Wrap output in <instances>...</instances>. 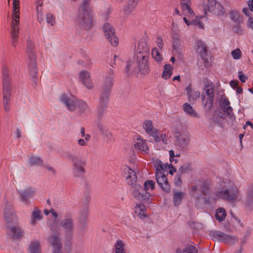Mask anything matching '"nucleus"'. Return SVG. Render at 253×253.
I'll use <instances>...</instances> for the list:
<instances>
[{"instance_id":"obj_1","label":"nucleus","mask_w":253,"mask_h":253,"mask_svg":"<svg viewBox=\"0 0 253 253\" xmlns=\"http://www.w3.org/2000/svg\"><path fill=\"white\" fill-rule=\"evenodd\" d=\"M149 48L145 40H141L138 45L136 53L134 56L139 68V71L142 75H147L150 72L148 65Z\"/></svg>"},{"instance_id":"obj_2","label":"nucleus","mask_w":253,"mask_h":253,"mask_svg":"<svg viewBox=\"0 0 253 253\" xmlns=\"http://www.w3.org/2000/svg\"><path fill=\"white\" fill-rule=\"evenodd\" d=\"M90 0H84L78 9V24L79 26L84 30H89L93 23L92 10L89 7Z\"/></svg>"},{"instance_id":"obj_3","label":"nucleus","mask_w":253,"mask_h":253,"mask_svg":"<svg viewBox=\"0 0 253 253\" xmlns=\"http://www.w3.org/2000/svg\"><path fill=\"white\" fill-rule=\"evenodd\" d=\"M26 52L28 56L27 66L29 73L32 77L34 83L37 84L38 81V68L35 46L32 41L30 39H27Z\"/></svg>"},{"instance_id":"obj_4","label":"nucleus","mask_w":253,"mask_h":253,"mask_svg":"<svg viewBox=\"0 0 253 253\" xmlns=\"http://www.w3.org/2000/svg\"><path fill=\"white\" fill-rule=\"evenodd\" d=\"M6 229L7 237L13 241H20L24 236V230L17 221L6 224Z\"/></svg>"},{"instance_id":"obj_5","label":"nucleus","mask_w":253,"mask_h":253,"mask_svg":"<svg viewBox=\"0 0 253 253\" xmlns=\"http://www.w3.org/2000/svg\"><path fill=\"white\" fill-rule=\"evenodd\" d=\"M68 159L73 162V173L75 177H83L85 172L84 167L86 165L85 159L81 156L69 154Z\"/></svg>"},{"instance_id":"obj_6","label":"nucleus","mask_w":253,"mask_h":253,"mask_svg":"<svg viewBox=\"0 0 253 253\" xmlns=\"http://www.w3.org/2000/svg\"><path fill=\"white\" fill-rule=\"evenodd\" d=\"M113 71L112 70H110L109 72V75L107 76L105 78L104 82L100 91L99 102L108 103L113 84Z\"/></svg>"},{"instance_id":"obj_7","label":"nucleus","mask_w":253,"mask_h":253,"mask_svg":"<svg viewBox=\"0 0 253 253\" xmlns=\"http://www.w3.org/2000/svg\"><path fill=\"white\" fill-rule=\"evenodd\" d=\"M230 101L227 98L223 99L220 103V108L222 110L223 112H224V114L220 111H219L218 114H217V119H215L213 116V121L214 122L219 124L218 118L225 119L226 116H227L231 119L232 125H233V122L235 120L236 117L233 113V109L230 106Z\"/></svg>"},{"instance_id":"obj_8","label":"nucleus","mask_w":253,"mask_h":253,"mask_svg":"<svg viewBox=\"0 0 253 253\" xmlns=\"http://www.w3.org/2000/svg\"><path fill=\"white\" fill-rule=\"evenodd\" d=\"M216 195L222 199L233 201L238 198L239 196V191L237 187L232 185L229 189H225L217 192Z\"/></svg>"},{"instance_id":"obj_9","label":"nucleus","mask_w":253,"mask_h":253,"mask_svg":"<svg viewBox=\"0 0 253 253\" xmlns=\"http://www.w3.org/2000/svg\"><path fill=\"white\" fill-rule=\"evenodd\" d=\"M104 35L112 45L117 46L119 43V39L116 36L114 28L109 23H105L102 26Z\"/></svg>"},{"instance_id":"obj_10","label":"nucleus","mask_w":253,"mask_h":253,"mask_svg":"<svg viewBox=\"0 0 253 253\" xmlns=\"http://www.w3.org/2000/svg\"><path fill=\"white\" fill-rule=\"evenodd\" d=\"M214 89L212 86L210 88L206 89L205 93H202V103L206 112L210 111L212 108L214 98Z\"/></svg>"},{"instance_id":"obj_11","label":"nucleus","mask_w":253,"mask_h":253,"mask_svg":"<svg viewBox=\"0 0 253 253\" xmlns=\"http://www.w3.org/2000/svg\"><path fill=\"white\" fill-rule=\"evenodd\" d=\"M155 179L161 189L166 193H169L170 186L168 182L167 175L164 174L159 168H157L155 172Z\"/></svg>"},{"instance_id":"obj_12","label":"nucleus","mask_w":253,"mask_h":253,"mask_svg":"<svg viewBox=\"0 0 253 253\" xmlns=\"http://www.w3.org/2000/svg\"><path fill=\"white\" fill-rule=\"evenodd\" d=\"M210 234L214 239L229 245L234 244L238 241V238L236 236H232L221 231H212Z\"/></svg>"},{"instance_id":"obj_13","label":"nucleus","mask_w":253,"mask_h":253,"mask_svg":"<svg viewBox=\"0 0 253 253\" xmlns=\"http://www.w3.org/2000/svg\"><path fill=\"white\" fill-rule=\"evenodd\" d=\"M60 226L65 231V234L68 241L72 239L74 227V220L72 218H66L60 221Z\"/></svg>"},{"instance_id":"obj_14","label":"nucleus","mask_w":253,"mask_h":253,"mask_svg":"<svg viewBox=\"0 0 253 253\" xmlns=\"http://www.w3.org/2000/svg\"><path fill=\"white\" fill-rule=\"evenodd\" d=\"M81 215L79 217V230L84 232L87 228V220L88 216V204H84L81 211Z\"/></svg>"},{"instance_id":"obj_15","label":"nucleus","mask_w":253,"mask_h":253,"mask_svg":"<svg viewBox=\"0 0 253 253\" xmlns=\"http://www.w3.org/2000/svg\"><path fill=\"white\" fill-rule=\"evenodd\" d=\"M174 137L175 138V144L180 150H184L187 147L190 142V138L188 135L181 134L179 132H176Z\"/></svg>"},{"instance_id":"obj_16","label":"nucleus","mask_w":253,"mask_h":253,"mask_svg":"<svg viewBox=\"0 0 253 253\" xmlns=\"http://www.w3.org/2000/svg\"><path fill=\"white\" fill-rule=\"evenodd\" d=\"M196 47L198 53L204 61V66L205 67L209 66L210 63L207 58L208 48L206 44L203 43L202 41H198L196 43Z\"/></svg>"},{"instance_id":"obj_17","label":"nucleus","mask_w":253,"mask_h":253,"mask_svg":"<svg viewBox=\"0 0 253 253\" xmlns=\"http://www.w3.org/2000/svg\"><path fill=\"white\" fill-rule=\"evenodd\" d=\"M243 204L247 211L250 212L253 210V183L249 187Z\"/></svg>"},{"instance_id":"obj_18","label":"nucleus","mask_w":253,"mask_h":253,"mask_svg":"<svg viewBox=\"0 0 253 253\" xmlns=\"http://www.w3.org/2000/svg\"><path fill=\"white\" fill-rule=\"evenodd\" d=\"M3 213L6 224H8L9 222L17 221V216L12 206L6 204L3 210Z\"/></svg>"},{"instance_id":"obj_19","label":"nucleus","mask_w":253,"mask_h":253,"mask_svg":"<svg viewBox=\"0 0 253 253\" xmlns=\"http://www.w3.org/2000/svg\"><path fill=\"white\" fill-rule=\"evenodd\" d=\"M107 103L99 102L98 105L96 108V119L95 121V123H102V119L104 116L105 113L108 107Z\"/></svg>"},{"instance_id":"obj_20","label":"nucleus","mask_w":253,"mask_h":253,"mask_svg":"<svg viewBox=\"0 0 253 253\" xmlns=\"http://www.w3.org/2000/svg\"><path fill=\"white\" fill-rule=\"evenodd\" d=\"M3 97H10L11 89L10 87V83L8 81L7 68L4 67L3 71Z\"/></svg>"},{"instance_id":"obj_21","label":"nucleus","mask_w":253,"mask_h":253,"mask_svg":"<svg viewBox=\"0 0 253 253\" xmlns=\"http://www.w3.org/2000/svg\"><path fill=\"white\" fill-rule=\"evenodd\" d=\"M18 193L20 200L26 205L29 204L30 198L35 194V191L31 187H28L27 189L18 191Z\"/></svg>"},{"instance_id":"obj_22","label":"nucleus","mask_w":253,"mask_h":253,"mask_svg":"<svg viewBox=\"0 0 253 253\" xmlns=\"http://www.w3.org/2000/svg\"><path fill=\"white\" fill-rule=\"evenodd\" d=\"M125 72L127 76L130 75L131 74H136L140 72L137 65V63H135L134 61L128 60L126 62V65L125 69Z\"/></svg>"},{"instance_id":"obj_23","label":"nucleus","mask_w":253,"mask_h":253,"mask_svg":"<svg viewBox=\"0 0 253 253\" xmlns=\"http://www.w3.org/2000/svg\"><path fill=\"white\" fill-rule=\"evenodd\" d=\"M61 100L63 102L68 110L70 111H74L76 108V100L75 101L71 100L69 96L65 94L62 95Z\"/></svg>"},{"instance_id":"obj_24","label":"nucleus","mask_w":253,"mask_h":253,"mask_svg":"<svg viewBox=\"0 0 253 253\" xmlns=\"http://www.w3.org/2000/svg\"><path fill=\"white\" fill-rule=\"evenodd\" d=\"M139 0H129L127 4L124 7L125 14H130L134 9Z\"/></svg>"},{"instance_id":"obj_25","label":"nucleus","mask_w":253,"mask_h":253,"mask_svg":"<svg viewBox=\"0 0 253 253\" xmlns=\"http://www.w3.org/2000/svg\"><path fill=\"white\" fill-rule=\"evenodd\" d=\"M95 124L101 132V134L105 137H107L110 141H111L113 138V135L112 133L108 130V129L105 127L102 123Z\"/></svg>"},{"instance_id":"obj_26","label":"nucleus","mask_w":253,"mask_h":253,"mask_svg":"<svg viewBox=\"0 0 253 253\" xmlns=\"http://www.w3.org/2000/svg\"><path fill=\"white\" fill-rule=\"evenodd\" d=\"M137 140L138 141L134 144L135 149L147 153L149 150V147L147 146L146 142L142 139L140 140L137 138Z\"/></svg>"},{"instance_id":"obj_27","label":"nucleus","mask_w":253,"mask_h":253,"mask_svg":"<svg viewBox=\"0 0 253 253\" xmlns=\"http://www.w3.org/2000/svg\"><path fill=\"white\" fill-rule=\"evenodd\" d=\"M231 20L237 24L242 22L243 19V16L237 10L231 11L230 13Z\"/></svg>"},{"instance_id":"obj_28","label":"nucleus","mask_w":253,"mask_h":253,"mask_svg":"<svg viewBox=\"0 0 253 253\" xmlns=\"http://www.w3.org/2000/svg\"><path fill=\"white\" fill-rule=\"evenodd\" d=\"M164 68L162 77L166 80L170 78L172 75L173 69L172 65L169 64H167L164 66Z\"/></svg>"},{"instance_id":"obj_29","label":"nucleus","mask_w":253,"mask_h":253,"mask_svg":"<svg viewBox=\"0 0 253 253\" xmlns=\"http://www.w3.org/2000/svg\"><path fill=\"white\" fill-rule=\"evenodd\" d=\"M29 253H41L40 243L39 241L32 242L29 246Z\"/></svg>"},{"instance_id":"obj_30","label":"nucleus","mask_w":253,"mask_h":253,"mask_svg":"<svg viewBox=\"0 0 253 253\" xmlns=\"http://www.w3.org/2000/svg\"><path fill=\"white\" fill-rule=\"evenodd\" d=\"M146 207L144 205L142 204H136L134 208V211L137 214L140 218H143L147 216L145 214Z\"/></svg>"},{"instance_id":"obj_31","label":"nucleus","mask_w":253,"mask_h":253,"mask_svg":"<svg viewBox=\"0 0 253 253\" xmlns=\"http://www.w3.org/2000/svg\"><path fill=\"white\" fill-rule=\"evenodd\" d=\"M175 253H198V250L195 246L188 245L183 250L177 248L175 250Z\"/></svg>"},{"instance_id":"obj_32","label":"nucleus","mask_w":253,"mask_h":253,"mask_svg":"<svg viewBox=\"0 0 253 253\" xmlns=\"http://www.w3.org/2000/svg\"><path fill=\"white\" fill-rule=\"evenodd\" d=\"M151 196V195L150 193H148L147 191H144L141 192V194L139 195V197L137 198L136 200L149 204L151 203L150 199Z\"/></svg>"},{"instance_id":"obj_33","label":"nucleus","mask_w":253,"mask_h":253,"mask_svg":"<svg viewBox=\"0 0 253 253\" xmlns=\"http://www.w3.org/2000/svg\"><path fill=\"white\" fill-rule=\"evenodd\" d=\"M19 23V19L18 18H13V21L11 24V36L18 37L19 33L18 24Z\"/></svg>"},{"instance_id":"obj_34","label":"nucleus","mask_w":253,"mask_h":253,"mask_svg":"<svg viewBox=\"0 0 253 253\" xmlns=\"http://www.w3.org/2000/svg\"><path fill=\"white\" fill-rule=\"evenodd\" d=\"M184 111L189 115L193 117H198V114L194 110L192 106L188 103H185L183 105Z\"/></svg>"},{"instance_id":"obj_35","label":"nucleus","mask_w":253,"mask_h":253,"mask_svg":"<svg viewBox=\"0 0 253 253\" xmlns=\"http://www.w3.org/2000/svg\"><path fill=\"white\" fill-rule=\"evenodd\" d=\"M76 107L79 110V113L83 114L87 111L89 108L87 103L83 100H76Z\"/></svg>"},{"instance_id":"obj_36","label":"nucleus","mask_w":253,"mask_h":253,"mask_svg":"<svg viewBox=\"0 0 253 253\" xmlns=\"http://www.w3.org/2000/svg\"><path fill=\"white\" fill-rule=\"evenodd\" d=\"M128 175L126 178L128 180V184L129 185H134L137 181V176L135 172L131 169H128Z\"/></svg>"},{"instance_id":"obj_37","label":"nucleus","mask_w":253,"mask_h":253,"mask_svg":"<svg viewBox=\"0 0 253 253\" xmlns=\"http://www.w3.org/2000/svg\"><path fill=\"white\" fill-rule=\"evenodd\" d=\"M215 218L219 222L223 221L226 216V211L223 208H219L216 210Z\"/></svg>"},{"instance_id":"obj_38","label":"nucleus","mask_w":253,"mask_h":253,"mask_svg":"<svg viewBox=\"0 0 253 253\" xmlns=\"http://www.w3.org/2000/svg\"><path fill=\"white\" fill-rule=\"evenodd\" d=\"M172 48L178 54L180 55L182 53V48L180 45L179 39L176 37H173L172 38Z\"/></svg>"},{"instance_id":"obj_39","label":"nucleus","mask_w":253,"mask_h":253,"mask_svg":"<svg viewBox=\"0 0 253 253\" xmlns=\"http://www.w3.org/2000/svg\"><path fill=\"white\" fill-rule=\"evenodd\" d=\"M42 218V216L41 214L40 210L37 208L33 211L31 215V224L34 226L36 223L37 220H41Z\"/></svg>"},{"instance_id":"obj_40","label":"nucleus","mask_w":253,"mask_h":253,"mask_svg":"<svg viewBox=\"0 0 253 253\" xmlns=\"http://www.w3.org/2000/svg\"><path fill=\"white\" fill-rule=\"evenodd\" d=\"M143 128L146 132L151 135L157 129L154 128L152 122L150 120H146L143 123Z\"/></svg>"},{"instance_id":"obj_41","label":"nucleus","mask_w":253,"mask_h":253,"mask_svg":"<svg viewBox=\"0 0 253 253\" xmlns=\"http://www.w3.org/2000/svg\"><path fill=\"white\" fill-rule=\"evenodd\" d=\"M215 8H214L211 12L214 15L218 16H223L225 13V10L224 7L219 3L215 6Z\"/></svg>"},{"instance_id":"obj_42","label":"nucleus","mask_w":253,"mask_h":253,"mask_svg":"<svg viewBox=\"0 0 253 253\" xmlns=\"http://www.w3.org/2000/svg\"><path fill=\"white\" fill-rule=\"evenodd\" d=\"M132 188L133 191L132 194L135 199L139 197V195L141 194V192L144 191L142 187L139 184H135L133 185Z\"/></svg>"},{"instance_id":"obj_43","label":"nucleus","mask_w":253,"mask_h":253,"mask_svg":"<svg viewBox=\"0 0 253 253\" xmlns=\"http://www.w3.org/2000/svg\"><path fill=\"white\" fill-rule=\"evenodd\" d=\"M19 0H13V13L12 18H18L19 19Z\"/></svg>"},{"instance_id":"obj_44","label":"nucleus","mask_w":253,"mask_h":253,"mask_svg":"<svg viewBox=\"0 0 253 253\" xmlns=\"http://www.w3.org/2000/svg\"><path fill=\"white\" fill-rule=\"evenodd\" d=\"M183 198V193L181 192H176L174 193L173 202L174 206H178L181 203Z\"/></svg>"},{"instance_id":"obj_45","label":"nucleus","mask_w":253,"mask_h":253,"mask_svg":"<svg viewBox=\"0 0 253 253\" xmlns=\"http://www.w3.org/2000/svg\"><path fill=\"white\" fill-rule=\"evenodd\" d=\"M115 253H126L125 244L122 240H117L115 244Z\"/></svg>"},{"instance_id":"obj_46","label":"nucleus","mask_w":253,"mask_h":253,"mask_svg":"<svg viewBox=\"0 0 253 253\" xmlns=\"http://www.w3.org/2000/svg\"><path fill=\"white\" fill-rule=\"evenodd\" d=\"M49 241L50 242L53 248L58 247V244L62 246V243L59 240L58 237L56 235H52L49 237Z\"/></svg>"},{"instance_id":"obj_47","label":"nucleus","mask_w":253,"mask_h":253,"mask_svg":"<svg viewBox=\"0 0 253 253\" xmlns=\"http://www.w3.org/2000/svg\"><path fill=\"white\" fill-rule=\"evenodd\" d=\"M190 0H181L180 4L183 10L186 9L188 13L192 14L194 12L190 7Z\"/></svg>"},{"instance_id":"obj_48","label":"nucleus","mask_w":253,"mask_h":253,"mask_svg":"<svg viewBox=\"0 0 253 253\" xmlns=\"http://www.w3.org/2000/svg\"><path fill=\"white\" fill-rule=\"evenodd\" d=\"M29 161L31 166L39 165L43 166V162L40 157H30L29 158Z\"/></svg>"},{"instance_id":"obj_49","label":"nucleus","mask_w":253,"mask_h":253,"mask_svg":"<svg viewBox=\"0 0 253 253\" xmlns=\"http://www.w3.org/2000/svg\"><path fill=\"white\" fill-rule=\"evenodd\" d=\"M152 55L153 58L156 62H160L162 60V55L159 52V50L157 48H155L152 49Z\"/></svg>"},{"instance_id":"obj_50","label":"nucleus","mask_w":253,"mask_h":253,"mask_svg":"<svg viewBox=\"0 0 253 253\" xmlns=\"http://www.w3.org/2000/svg\"><path fill=\"white\" fill-rule=\"evenodd\" d=\"M155 183L152 180H147L144 183L143 190L147 191L150 188L151 190H154L155 188Z\"/></svg>"},{"instance_id":"obj_51","label":"nucleus","mask_w":253,"mask_h":253,"mask_svg":"<svg viewBox=\"0 0 253 253\" xmlns=\"http://www.w3.org/2000/svg\"><path fill=\"white\" fill-rule=\"evenodd\" d=\"M192 170L191 165L187 164L185 165H182L178 169V173L182 174L183 173H187Z\"/></svg>"},{"instance_id":"obj_52","label":"nucleus","mask_w":253,"mask_h":253,"mask_svg":"<svg viewBox=\"0 0 253 253\" xmlns=\"http://www.w3.org/2000/svg\"><path fill=\"white\" fill-rule=\"evenodd\" d=\"M207 8L210 12H211L213 9L215 8V6L217 4H219V2H217L216 0H207Z\"/></svg>"},{"instance_id":"obj_53","label":"nucleus","mask_w":253,"mask_h":253,"mask_svg":"<svg viewBox=\"0 0 253 253\" xmlns=\"http://www.w3.org/2000/svg\"><path fill=\"white\" fill-rule=\"evenodd\" d=\"M201 192L204 196H206L210 193V187L209 184L206 182H204L201 186Z\"/></svg>"},{"instance_id":"obj_54","label":"nucleus","mask_w":253,"mask_h":253,"mask_svg":"<svg viewBox=\"0 0 253 253\" xmlns=\"http://www.w3.org/2000/svg\"><path fill=\"white\" fill-rule=\"evenodd\" d=\"M200 94L201 93L198 90L193 91V92L188 96L189 101L191 100L193 101L197 100L199 98Z\"/></svg>"},{"instance_id":"obj_55","label":"nucleus","mask_w":253,"mask_h":253,"mask_svg":"<svg viewBox=\"0 0 253 253\" xmlns=\"http://www.w3.org/2000/svg\"><path fill=\"white\" fill-rule=\"evenodd\" d=\"M90 78L89 73L87 71H82L80 73V79L83 84H85L86 79Z\"/></svg>"},{"instance_id":"obj_56","label":"nucleus","mask_w":253,"mask_h":253,"mask_svg":"<svg viewBox=\"0 0 253 253\" xmlns=\"http://www.w3.org/2000/svg\"><path fill=\"white\" fill-rule=\"evenodd\" d=\"M231 55L235 59H239L241 57L242 52L240 49L237 48L231 52Z\"/></svg>"},{"instance_id":"obj_57","label":"nucleus","mask_w":253,"mask_h":253,"mask_svg":"<svg viewBox=\"0 0 253 253\" xmlns=\"http://www.w3.org/2000/svg\"><path fill=\"white\" fill-rule=\"evenodd\" d=\"M46 20L47 23L50 24L51 26H53L55 23V18L51 13H47L46 14Z\"/></svg>"},{"instance_id":"obj_58","label":"nucleus","mask_w":253,"mask_h":253,"mask_svg":"<svg viewBox=\"0 0 253 253\" xmlns=\"http://www.w3.org/2000/svg\"><path fill=\"white\" fill-rule=\"evenodd\" d=\"M181 175L182 174L178 173L175 177L174 183L177 186H180L182 184Z\"/></svg>"},{"instance_id":"obj_59","label":"nucleus","mask_w":253,"mask_h":253,"mask_svg":"<svg viewBox=\"0 0 253 253\" xmlns=\"http://www.w3.org/2000/svg\"><path fill=\"white\" fill-rule=\"evenodd\" d=\"M9 97H3V105H4V110L6 112H7L9 110V107L8 105L9 103Z\"/></svg>"},{"instance_id":"obj_60","label":"nucleus","mask_w":253,"mask_h":253,"mask_svg":"<svg viewBox=\"0 0 253 253\" xmlns=\"http://www.w3.org/2000/svg\"><path fill=\"white\" fill-rule=\"evenodd\" d=\"M232 30L236 33L242 34L243 33L242 29L241 28L239 24L234 25L232 27Z\"/></svg>"},{"instance_id":"obj_61","label":"nucleus","mask_w":253,"mask_h":253,"mask_svg":"<svg viewBox=\"0 0 253 253\" xmlns=\"http://www.w3.org/2000/svg\"><path fill=\"white\" fill-rule=\"evenodd\" d=\"M151 135L154 137L155 142H159L161 141V136H158V130L155 131L154 133H152V134H151Z\"/></svg>"},{"instance_id":"obj_62","label":"nucleus","mask_w":253,"mask_h":253,"mask_svg":"<svg viewBox=\"0 0 253 253\" xmlns=\"http://www.w3.org/2000/svg\"><path fill=\"white\" fill-rule=\"evenodd\" d=\"M239 74V78L240 81L242 83H245L246 80L248 79V77L242 74L241 71H239L238 72Z\"/></svg>"},{"instance_id":"obj_63","label":"nucleus","mask_w":253,"mask_h":253,"mask_svg":"<svg viewBox=\"0 0 253 253\" xmlns=\"http://www.w3.org/2000/svg\"><path fill=\"white\" fill-rule=\"evenodd\" d=\"M157 38V44H158V46L159 47V48L162 49L163 48V42L162 38L160 36H158Z\"/></svg>"},{"instance_id":"obj_64","label":"nucleus","mask_w":253,"mask_h":253,"mask_svg":"<svg viewBox=\"0 0 253 253\" xmlns=\"http://www.w3.org/2000/svg\"><path fill=\"white\" fill-rule=\"evenodd\" d=\"M83 84L88 89H91L93 87L90 78L86 80L85 84Z\"/></svg>"}]
</instances>
